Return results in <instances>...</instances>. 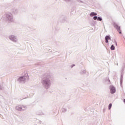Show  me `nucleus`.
I'll return each instance as SVG.
<instances>
[{"label": "nucleus", "mask_w": 125, "mask_h": 125, "mask_svg": "<svg viewBox=\"0 0 125 125\" xmlns=\"http://www.w3.org/2000/svg\"><path fill=\"white\" fill-rule=\"evenodd\" d=\"M16 110H18V111H24V110H26V107L24 106H21V105H18L16 106Z\"/></svg>", "instance_id": "1"}, {"label": "nucleus", "mask_w": 125, "mask_h": 125, "mask_svg": "<svg viewBox=\"0 0 125 125\" xmlns=\"http://www.w3.org/2000/svg\"><path fill=\"white\" fill-rule=\"evenodd\" d=\"M113 26L116 30H117L118 32L119 33V34H122V30H121V27L119 26L118 24L116 23H114Z\"/></svg>", "instance_id": "2"}, {"label": "nucleus", "mask_w": 125, "mask_h": 125, "mask_svg": "<svg viewBox=\"0 0 125 125\" xmlns=\"http://www.w3.org/2000/svg\"><path fill=\"white\" fill-rule=\"evenodd\" d=\"M110 92L113 94V93H115L116 92V88L113 86H110Z\"/></svg>", "instance_id": "3"}, {"label": "nucleus", "mask_w": 125, "mask_h": 125, "mask_svg": "<svg viewBox=\"0 0 125 125\" xmlns=\"http://www.w3.org/2000/svg\"><path fill=\"white\" fill-rule=\"evenodd\" d=\"M10 39L11 40V41H13V42H17V38H16L14 36L11 37Z\"/></svg>", "instance_id": "4"}, {"label": "nucleus", "mask_w": 125, "mask_h": 125, "mask_svg": "<svg viewBox=\"0 0 125 125\" xmlns=\"http://www.w3.org/2000/svg\"><path fill=\"white\" fill-rule=\"evenodd\" d=\"M105 42H106V43H108V40H111V38H110V37H109L108 36H106L105 37Z\"/></svg>", "instance_id": "5"}, {"label": "nucleus", "mask_w": 125, "mask_h": 125, "mask_svg": "<svg viewBox=\"0 0 125 125\" xmlns=\"http://www.w3.org/2000/svg\"><path fill=\"white\" fill-rule=\"evenodd\" d=\"M49 82H50L49 80H46L43 81V83H45L46 84L49 83Z\"/></svg>", "instance_id": "6"}, {"label": "nucleus", "mask_w": 125, "mask_h": 125, "mask_svg": "<svg viewBox=\"0 0 125 125\" xmlns=\"http://www.w3.org/2000/svg\"><path fill=\"white\" fill-rule=\"evenodd\" d=\"M90 16H96L97 15V14L94 12H92L90 14Z\"/></svg>", "instance_id": "7"}, {"label": "nucleus", "mask_w": 125, "mask_h": 125, "mask_svg": "<svg viewBox=\"0 0 125 125\" xmlns=\"http://www.w3.org/2000/svg\"><path fill=\"white\" fill-rule=\"evenodd\" d=\"M110 49L111 50H115V46H114V45H112L111 47H110Z\"/></svg>", "instance_id": "8"}, {"label": "nucleus", "mask_w": 125, "mask_h": 125, "mask_svg": "<svg viewBox=\"0 0 125 125\" xmlns=\"http://www.w3.org/2000/svg\"><path fill=\"white\" fill-rule=\"evenodd\" d=\"M111 108H112V104H110L108 105V109L109 110L111 109Z\"/></svg>", "instance_id": "9"}, {"label": "nucleus", "mask_w": 125, "mask_h": 125, "mask_svg": "<svg viewBox=\"0 0 125 125\" xmlns=\"http://www.w3.org/2000/svg\"><path fill=\"white\" fill-rule=\"evenodd\" d=\"M97 20H98V21H102V19H101L100 17H98Z\"/></svg>", "instance_id": "10"}, {"label": "nucleus", "mask_w": 125, "mask_h": 125, "mask_svg": "<svg viewBox=\"0 0 125 125\" xmlns=\"http://www.w3.org/2000/svg\"><path fill=\"white\" fill-rule=\"evenodd\" d=\"M93 19L94 20H96L97 19H98L97 17L96 16L94 17Z\"/></svg>", "instance_id": "11"}, {"label": "nucleus", "mask_w": 125, "mask_h": 125, "mask_svg": "<svg viewBox=\"0 0 125 125\" xmlns=\"http://www.w3.org/2000/svg\"><path fill=\"white\" fill-rule=\"evenodd\" d=\"M124 102L125 103V99L124 100Z\"/></svg>", "instance_id": "12"}, {"label": "nucleus", "mask_w": 125, "mask_h": 125, "mask_svg": "<svg viewBox=\"0 0 125 125\" xmlns=\"http://www.w3.org/2000/svg\"><path fill=\"white\" fill-rule=\"evenodd\" d=\"M20 79H22V77H21Z\"/></svg>", "instance_id": "13"}]
</instances>
